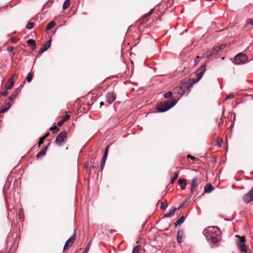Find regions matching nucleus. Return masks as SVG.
Returning <instances> with one entry per match:
<instances>
[{
	"instance_id": "21",
	"label": "nucleus",
	"mask_w": 253,
	"mask_h": 253,
	"mask_svg": "<svg viewBox=\"0 0 253 253\" xmlns=\"http://www.w3.org/2000/svg\"><path fill=\"white\" fill-rule=\"evenodd\" d=\"M183 232L182 231H178L177 234V241L180 244L182 242V236Z\"/></svg>"
},
{
	"instance_id": "24",
	"label": "nucleus",
	"mask_w": 253,
	"mask_h": 253,
	"mask_svg": "<svg viewBox=\"0 0 253 253\" xmlns=\"http://www.w3.org/2000/svg\"><path fill=\"white\" fill-rule=\"evenodd\" d=\"M11 106V104H10V102L7 103L6 105L5 106V107L0 110V113H3L7 111L9 109Z\"/></svg>"
},
{
	"instance_id": "41",
	"label": "nucleus",
	"mask_w": 253,
	"mask_h": 253,
	"mask_svg": "<svg viewBox=\"0 0 253 253\" xmlns=\"http://www.w3.org/2000/svg\"><path fill=\"white\" fill-rule=\"evenodd\" d=\"M234 97V95L233 94H230L228 96H227L226 97V99H232Z\"/></svg>"
},
{
	"instance_id": "7",
	"label": "nucleus",
	"mask_w": 253,
	"mask_h": 253,
	"mask_svg": "<svg viewBox=\"0 0 253 253\" xmlns=\"http://www.w3.org/2000/svg\"><path fill=\"white\" fill-rule=\"evenodd\" d=\"M225 44H221L220 45L214 46L211 51L212 56H215L223 50L225 47Z\"/></svg>"
},
{
	"instance_id": "9",
	"label": "nucleus",
	"mask_w": 253,
	"mask_h": 253,
	"mask_svg": "<svg viewBox=\"0 0 253 253\" xmlns=\"http://www.w3.org/2000/svg\"><path fill=\"white\" fill-rule=\"evenodd\" d=\"M253 187L252 188V189L249 191L248 193H247L246 194H245L243 198V201L245 203H249L253 200Z\"/></svg>"
},
{
	"instance_id": "12",
	"label": "nucleus",
	"mask_w": 253,
	"mask_h": 253,
	"mask_svg": "<svg viewBox=\"0 0 253 253\" xmlns=\"http://www.w3.org/2000/svg\"><path fill=\"white\" fill-rule=\"evenodd\" d=\"M197 177H195L194 178H193L191 183L190 191L191 194H192L195 192V188L196 186H197Z\"/></svg>"
},
{
	"instance_id": "61",
	"label": "nucleus",
	"mask_w": 253,
	"mask_h": 253,
	"mask_svg": "<svg viewBox=\"0 0 253 253\" xmlns=\"http://www.w3.org/2000/svg\"><path fill=\"white\" fill-rule=\"evenodd\" d=\"M85 166L86 168H87V165H86V164L85 165Z\"/></svg>"
},
{
	"instance_id": "28",
	"label": "nucleus",
	"mask_w": 253,
	"mask_h": 253,
	"mask_svg": "<svg viewBox=\"0 0 253 253\" xmlns=\"http://www.w3.org/2000/svg\"><path fill=\"white\" fill-rule=\"evenodd\" d=\"M173 93V91L172 92L171 91H168L166 93L164 94V96L165 98H170L172 96Z\"/></svg>"
},
{
	"instance_id": "58",
	"label": "nucleus",
	"mask_w": 253,
	"mask_h": 253,
	"mask_svg": "<svg viewBox=\"0 0 253 253\" xmlns=\"http://www.w3.org/2000/svg\"><path fill=\"white\" fill-rule=\"evenodd\" d=\"M187 31H188V30H187V29H185V30H184V32H187Z\"/></svg>"
},
{
	"instance_id": "29",
	"label": "nucleus",
	"mask_w": 253,
	"mask_h": 253,
	"mask_svg": "<svg viewBox=\"0 0 253 253\" xmlns=\"http://www.w3.org/2000/svg\"><path fill=\"white\" fill-rule=\"evenodd\" d=\"M48 135V133H47L44 137H42L40 139V140L38 142V145L40 146L41 144H42L43 143V140L44 139L47 137Z\"/></svg>"
},
{
	"instance_id": "63",
	"label": "nucleus",
	"mask_w": 253,
	"mask_h": 253,
	"mask_svg": "<svg viewBox=\"0 0 253 253\" xmlns=\"http://www.w3.org/2000/svg\"><path fill=\"white\" fill-rule=\"evenodd\" d=\"M252 201H253V200H252Z\"/></svg>"
},
{
	"instance_id": "17",
	"label": "nucleus",
	"mask_w": 253,
	"mask_h": 253,
	"mask_svg": "<svg viewBox=\"0 0 253 253\" xmlns=\"http://www.w3.org/2000/svg\"><path fill=\"white\" fill-rule=\"evenodd\" d=\"M47 146L42 148L37 154L36 157L37 158H39L41 156H44L46 154V151L47 148Z\"/></svg>"
},
{
	"instance_id": "34",
	"label": "nucleus",
	"mask_w": 253,
	"mask_h": 253,
	"mask_svg": "<svg viewBox=\"0 0 253 253\" xmlns=\"http://www.w3.org/2000/svg\"><path fill=\"white\" fill-rule=\"evenodd\" d=\"M70 5V3L68 2L67 1H64L63 4V6H62V8L63 9L65 10L66 9H67Z\"/></svg>"
},
{
	"instance_id": "6",
	"label": "nucleus",
	"mask_w": 253,
	"mask_h": 253,
	"mask_svg": "<svg viewBox=\"0 0 253 253\" xmlns=\"http://www.w3.org/2000/svg\"><path fill=\"white\" fill-rule=\"evenodd\" d=\"M66 138V132L65 131H61L56 138L55 142L56 144L58 146H62L63 143H65V139Z\"/></svg>"
},
{
	"instance_id": "56",
	"label": "nucleus",
	"mask_w": 253,
	"mask_h": 253,
	"mask_svg": "<svg viewBox=\"0 0 253 253\" xmlns=\"http://www.w3.org/2000/svg\"><path fill=\"white\" fill-rule=\"evenodd\" d=\"M71 0H65V1H67L68 2L70 3Z\"/></svg>"
},
{
	"instance_id": "36",
	"label": "nucleus",
	"mask_w": 253,
	"mask_h": 253,
	"mask_svg": "<svg viewBox=\"0 0 253 253\" xmlns=\"http://www.w3.org/2000/svg\"><path fill=\"white\" fill-rule=\"evenodd\" d=\"M59 128L57 127V126H54L53 127H51L50 128V130L51 131H52V132L53 133H55L57 131H58L59 130Z\"/></svg>"
},
{
	"instance_id": "55",
	"label": "nucleus",
	"mask_w": 253,
	"mask_h": 253,
	"mask_svg": "<svg viewBox=\"0 0 253 253\" xmlns=\"http://www.w3.org/2000/svg\"><path fill=\"white\" fill-rule=\"evenodd\" d=\"M150 15H151V13H150L149 12L146 14V16H150Z\"/></svg>"
},
{
	"instance_id": "38",
	"label": "nucleus",
	"mask_w": 253,
	"mask_h": 253,
	"mask_svg": "<svg viewBox=\"0 0 253 253\" xmlns=\"http://www.w3.org/2000/svg\"><path fill=\"white\" fill-rule=\"evenodd\" d=\"M7 90H6V89H5V90H4V91H2V92H0V94L1 95H2V96H7V94H8Z\"/></svg>"
},
{
	"instance_id": "42",
	"label": "nucleus",
	"mask_w": 253,
	"mask_h": 253,
	"mask_svg": "<svg viewBox=\"0 0 253 253\" xmlns=\"http://www.w3.org/2000/svg\"><path fill=\"white\" fill-rule=\"evenodd\" d=\"M105 161H103L102 160L101 161V166H100V168H101V170H102L103 169V167L104 166V165H105Z\"/></svg>"
},
{
	"instance_id": "35",
	"label": "nucleus",
	"mask_w": 253,
	"mask_h": 253,
	"mask_svg": "<svg viewBox=\"0 0 253 253\" xmlns=\"http://www.w3.org/2000/svg\"><path fill=\"white\" fill-rule=\"evenodd\" d=\"M16 97L17 96L14 93H13L9 96V100L13 102L14 100L16 99Z\"/></svg>"
},
{
	"instance_id": "47",
	"label": "nucleus",
	"mask_w": 253,
	"mask_h": 253,
	"mask_svg": "<svg viewBox=\"0 0 253 253\" xmlns=\"http://www.w3.org/2000/svg\"><path fill=\"white\" fill-rule=\"evenodd\" d=\"M89 248L88 247H86L82 253H87L88 252Z\"/></svg>"
},
{
	"instance_id": "19",
	"label": "nucleus",
	"mask_w": 253,
	"mask_h": 253,
	"mask_svg": "<svg viewBox=\"0 0 253 253\" xmlns=\"http://www.w3.org/2000/svg\"><path fill=\"white\" fill-rule=\"evenodd\" d=\"M27 43L28 45H29L31 46H33V47L32 48V50H34L36 48V44L35 41L34 40H33V39L28 40L27 41Z\"/></svg>"
},
{
	"instance_id": "8",
	"label": "nucleus",
	"mask_w": 253,
	"mask_h": 253,
	"mask_svg": "<svg viewBox=\"0 0 253 253\" xmlns=\"http://www.w3.org/2000/svg\"><path fill=\"white\" fill-rule=\"evenodd\" d=\"M237 237L239 238V241L237 242V245L241 252L246 253V246L244 243V240L240 237L239 236H236Z\"/></svg>"
},
{
	"instance_id": "22",
	"label": "nucleus",
	"mask_w": 253,
	"mask_h": 253,
	"mask_svg": "<svg viewBox=\"0 0 253 253\" xmlns=\"http://www.w3.org/2000/svg\"><path fill=\"white\" fill-rule=\"evenodd\" d=\"M211 56H212V53H211V51L208 50L202 56H201L200 58L201 59H205V58H209Z\"/></svg>"
},
{
	"instance_id": "25",
	"label": "nucleus",
	"mask_w": 253,
	"mask_h": 253,
	"mask_svg": "<svg viewBox=\"0 0 253 253\" xmlns=\"http://www.w3.org/2000/svg\"><path fill=\"white\" fill-rule=\"evenodd\" d=\"M141 247L140 245H137L135 246L132 250V253H139Z\"/></svg>"
},
{
	"instance_id": "26",
	"label": "nucleus",
	"mask_w": 253,
	"mask_h": 253,
	"mask_svg": "<svg viewBox=\"0 0 253 253\" xmlns=\"http://www.w3.org/2000/svg\"><path fill=\"white\" fill-rule=\"evenodd\" d=\"M179 173L178 172H175L173 174V176L172 178H171L170 180V183L172 184L174 182V181L177 179V178L178 177Z\"/></svg>"
},
{
	"instance_id": "18",
	"label": "nucleus",
	"mask_w": 253,
	"mask_h": 253,
	"mask_svg": "<svg viewBox=\"0 0 253 253\" xmlns=\"http://www.w3.org/2000/svg\"><path fill=\"white\" fill-rule=\"evenodd\" d=\"M177 211V209L176 208H173L171 210H170L169 212L166 213L163 218H167L173 215L175 212Z\"/></svg>"
},
{
	"instance_id": "31",
	"label": "nucleus",
	"mask_w": 253,
	"mask_h": 253,
	"mask_svg": "<svg viewBox=\"0 0 253 253\" xmlns=\"http://www.w3.org/2000/svg\"><path fill=\"white\" fill-rule=\"evenodd\" d=\"M211 229V227H209L208 229H205L204 230L203 233V234L207 237V235L209 233V232H211L210 230Z\"/></svg>"
},
{
	"instance_id": "33",
	"label": "nucleus",
	"mask_w": 253,
	"mask_h": 253,
	"mask_svg": "<svg viewBox=\"0 0 253 253\" xmlns=\"http://www.w3.org/2000/svg\"><path fill=\"white\" fill-rule=\"evenodd\" d=\"M34 24L33 22H28L27 25V28L29 30H31L34 28Z\"/></svg>"
},
{
	"instance_id": "32",
	"label": "nucleus",
	"mask_w": 253,
	"mask_h": 253,
	"mask_svg": "<svg viewBox=\"0 0 253 253\" xmlns=\"http://www.w3.org/2000/svg\"><path fill=\"white\" fill-rule=\"evenodd\" d=\"M168 206V204L167 203H165L164 202H162L160 208L162 210H166Z\"/></svg>"
},
{
	"instance_id": "30",
	"label": "nucleus",
	"mask_w": 253,
	"mask_h": 253,
	"mask_svg": "<svg viewBox=\"0 0 253 253\" xmlns=\"http://www.w3.org/2000/svg\"><path fill=\"white\" fill-rule=\"evenodd\" d=\"M33 79L32 74L31 73L28 74L26 77V80L28 83H30L32 81Z\"/></svg>"
},
{
	"instance_id": "4",
	"label": "nucleus",
	"mask_w": 253,
	"mask_h": 253,
	"mask_svg": "<svg viewBox=\"0 0 253 253\" xmlns=\"http://www.w3.org/2000/svg\"><path fill=\"white\" fill-rule=\"evenodd\" d=\"M206 70V65H204L202 66L196 72L197 78H190V79H189V81H192V83H194V84L197 83L203 77L204 73H205Z\"/></svg>"
},
{
	"instance_id": "53",
	"label": "nucleus",
	"mask_w": 253,
	"mask_h": 253,
	"mask_svg": "<svg viewBox=\"0 0 253 253\" xmlns=\"http://www.w3.org/2000/svg\"><path fill=\"white\" fill-rule=\"evenodd\" d=\"M94 161H95V159H91V163H94Z\"/></svg>"
},
{
	"instance_id": "48",
	"label": "nucleus",
	"mask_w": 253,
	"mask_h": 253,
	"mask_svg": "<svg viewBox=\"0 0 253 253\" xmlns=\"http://www.w3.org/2000/svg\"><path fill=\"white\" fill-rule=\"evenodd\" d=\"M6 9V6H2L0 7V11H2L3 10H5Z\"/></svg>"
},
{
	"instance_id": "2",
	"label": "nucleus",
	"mask_w": 253,
	"mask_h": 253,
	"mask_svg": "<svg viewBox=\"0 0 253 253\" xmlns=\"http://www.w3.org/2000/svg\"><path fill=\"white\" fill-rule=\"evenodd\" d=\"M192 81H189V79L183 82L179 86H176L173 88L174 94H177L180 96L183 95L194 84Z\"/></svg>"
},
{
	"instance_id": "1",
	"label": "nucleus",
	"mask_w": 253,
	"mask_h": 253,
	"mask_svg": "<svg viewBox=\"0 0 253 253\" xmlns=\"http://www.w3.org/2000/svg\"><path fill=\"white\" fill-rule=\"evenodd\" d=\"M211 232L207 235V240L212 243L211 245L212 248L217 246V244L221 240V231L217 226L211 227L210 230Z\"/></svg>"
},
{
	"instance_id": "39",
	"label": "nucleus",
	"mask_w": 253,
	"mask_h": 253,
	"mask_svg": "<svg viewBox=\"0 0 253 253\" xmlns=\"http://www.w3.org/2000/svg\"><path fill=\"white\" fill-rule=\"evenodd\" d=\"M70 115H66V116H65L64 117V118L63 119L62 121H64V122L65 123L70 118Z\"/></svg>"
},
{
	"instance_id": "23",
	"label": "nucleus",
	"mask_w": 253,
	"mask_h": 253,
	"mask_svg": "<svg viewBox=\"0 0 253 253\" xmlns=\"http://www.w3.org/2000/svg\"><path fill=\"white\" fill-rule=\"evenodd\" d=\"M55 25V22L54 21H52L49 22L46 26V30L49 31L54 27Z\"/></svg>"
},
{
	"instance_id": "54",
	"label": "nucleus",
	"mask_w": 253,
	"mask_h": 253,
	"mask_svg": "<svg viewBox=\"0 0 253 253\" xmlns=\"http://www.w3.org/2000/svg\"><path fill=\"white\" fill-rule=\"evenodd\" d=\"M150 15H151V13H150L149 12L146 14V16H150Z\"/></svg>"
},
{
	"instance_id": "50",
	"label": "nucleus",
	"mask_w": 253,
	"mask_h": 253,
	"mask_svg": "<svg viewBox=\"0 0 253 253\" xmlns=\"http://www.w3.org/2000/svg\"><path fill=\"white\" fill-rule=\"evenodd\" d=\"M188 158H190V159H192V160H194L195 159V158L193 157V156H192L191 155H188Z\"/></svg>"
},
{
	"instance_id": "57",
	"label": "nucleus",
	"mask_w": 253,
	"mask_h": 253,
	"mask_svg": "<svg viewBox=\"0 0 253 253\" xmlns=\"http://www.w3.org/2000/svg\"><path fill=\"white\" fill-rule=\"evenodd\" d=\"M250 174H253V171H251V172H250Z\"/></svg>"
},
{
	"instance_id": "59",
	"label": "nucleus",
	"mask_w": 253,
	"mask_h": 253,
	"mask_svg": "<svg viewBox=\"0 0 253 253\" xmlns=\"http://www.w3.org/2000/svg\"><path fill=\"white\" fill-rule=\"evenodd\" d=\"M183 33H184V32L180 33V35H182L183 34Z\"/></svg>"
},
{
	"instance_id": "44",
	"label": "nucleus",
	"mask_w": 253,
	"mask_h": 253,
	"mask_svg": "<svg viewBox=\"0 0 253 253\" xmlns=\"http://www.w3.org/2000/svg\"><path fill=\"white\" fill-rule=\"evenodd\" d=\"M107 155H108V154H106L104 153V154H103V157H102V160L103 161H106V159H107Z\"/></svg>"
},
{
	"instance_id": "14",
	"label": "nucleus",
	"mask_w": 253,
	"mask_h": 253,
	"mask_svg": "<svg viewBox=\"0 0 253 253\" xmlns=\"http://www.w3.org/2000/svg\"><path fill=\"white\" fill-rule=\"evenodd\" d=\"M14 75L8 80L7 83L5 85V89L6 90L10 89L14 85Z\"/></svg>"
},
{
	"instance_id": "40",
	"label": "nucleus",
	"mask_w": 253,
	"mask_h": 253,
	"mask_svg": "<svg viewBox=\"0 0 253 253\" xmlns=\"http://www.w3.org/2000/svg\"><path fill=\"white\" fill-rule=\"evenodd\" d=\"M185 204V202H184L182 203H181V204L179 206L178 208H176V209H177V210H180V209H182V208L184 206Z\"/></svg>"
},
{
	"instance_id": "52",
	"label": "nucleus",
	"mask_w": 253,
	"mask_h": 253,
	"mask_svg": "<svg viewBox=\"0 0 253 253\" xmlns=\"http://www.w3.org/2000/svg\"><path fill=\"white\" fill-rule=\"evenodd\" d=\"M154 10V9H151V10L149 11V12H150V13H151V14H152L153 13Z\"/></svg>"
},
{
	"instance_id": "15",
	"label": "nucleus",
	"mask_w": 253,
	"mask_h": 253,
	"mask_svg": "<svg viewBox=\"0 0 253 253\" xmlns=\"http://www.w3.org/2000/svg\"><path fill=\"white\" fill-rule=\"evenodd\" d=\"M214 189V187L211 184H207L204 188V192L206 193H209Z\"/></svg>"
},
{
	"instance_id": "49",
	"label": "nucleus",
	"mask_w": 253,
	"mask_h": 253,
	"mask_svg": "<svg viewBox=\"0 0 253 253\" xmlns=\"http://www.w3.org/2000/svg\"><path fill=\"white\" fill-rule=\"evenodd\" d=\"M249 22L251 25H253V20L250 19Z\"/></svg>"
},
{
	"instance_id": "46",
	"label": "nucleus",
	"mask_w": 253,
	"mask_h": 253,
	"mask_svg": "<svg viewBox=\"0 0 253 253\" xmlns=\"http://www.w3.org/2000/svg\"><path fill=\"white\" fill-rule=\"evenodd\" d=\"M64 121H63L62 120L58 122L57 123V126H62V125L64 124Z\"/></svg>"
},
{
	"instance_id": "20",
	"label": "nucleus",
	"mask_w": 253,
	"mask_h": 253,
	"mask_svg": "<svg viewBox=\"0 0 253 253\" xmlns=\"http://www.w3.org/2000/svg\"><path fill=\"white\" fill-rule=\"evenodd\" d=\"M185 217L184 216H181L174 223V226L176 227L178 225H180L183 223L185 220Z\"/></svg>"
},
{
	"instance_id": "51",
	"label": "nucleus",
	"mask_w": 253,
	"mask_h": 253,
	"mask_svg": "<svg viewBox=\"0 0 253 253\" xmlns=\"http://www.w3.org/2000/svg\"><path fill=\"white\" fill-rule=\"evenodd\" d=\"M104 105V103L103 102H101L100 103V107H101L103 105Z\"/></svg>"
},
{
	"instance_id": "5",
	"label": "nucleus",
	"mask_w": 253,
	"mask_h": 253,
	"mask_svg": "<svg viewBox=\"0 0 253 253\" xmlns=\"http://www.w3.org/2000/svg\"><path fill=\"white\" fill-rule=\"evenodd\" d=\"M248 59L247 56L242 53H240L235 56L233 63L236 65H240L245 64Z\"/></svg>"
},
{
	"instance_id": "27",
	"label": "nucleus",
	"mask_w": 253,
	"mask_h": 253,
	"mask_svg": "<svg viewBox=\"0 0 253 253\" xmlns=\"http://www.w3.org/2000/svg\"><path fill=\"white\" fill-rule=\"evenodd\" d=\"M23 87V85H20L18 88H17L14 92L13 93L14 94H15L16 96L18 95V94L21 92V90L22 88Z\"/></svg>"
},
{
	"instance_id": "3",
	"label": "nucleus",
	"mask_w": 253,
	"mask_h": 253,
	"mask_svg": "<svg viewBox=\"0 0 253 253\" xmlns=\"http://www.w3.org/2000/svg\"><path fill=\"white\" fill-rule=\"evenodd\" d=\"M178 100L174 99L169 104V101H164L157 104V109L158 112L164 113L173 107L178 102Z\"/></svg>"
},
{
	"instance_id": "13",
	"label": "nucleus",
	"mask_w": 253,
	"mask_h": 253,
	"mask_svg": "<svg viewBox=\"0 0 253 253\" xmlns=\"http://www.w3.org/2000/svg\"><path fill=\"white\" fill-rule=\"evenodd\" d=\"M75 233L72 235L66 242L64 248L63 250H65L68 246L71 244L72 245L74 241L75 240Z\"/></svg>"
},
{
	"instance_id": "11",
	"label": "nucleus",
	"mask_w": 253,
	"mask_h": 253,
	"mask_svg": "<svg viewBox=\"0 0 253 253\" xmlns=\"http://www.w3.org/2000/svg\"><path fill=\"white\" fill-rule=\"evenodd\" d=\"M51 39L50 38L44 44L43 47H42L39 51V54H42L47 50L51 45Z\"/></svg>"
},
{
	"instance_id": "43",
	"label": "nucleus",
	"mask_w": 253,
	"mask_h": 253,
	"mask_svg": "<svg viewBox=\"0 0 253 253\" xmlns=\"http://www.w3.org/2000/svg\"><path fill=\"white\" fill-rule=\"evenodd\" d=\"M109 145H108L106 147V148H105V150H104V153L108 154V151H109Z\"/></svg>"
},
{
	"instance_id": "37",
	"label": "nucleus",
	"mask_w": 253,
	"mask_h": 253,
	"mask_svg": "<svg viewBox=\"0 0 253 253\" xmlns=\"http://www.w3.org/2000/svg\"><path fill=\"white\" fill-rule=\"evenodd\" d=\"M200 57H201V56H197L196 57V59L194 60L195 66L197 65L198 64V63L200 62V59H201V58Z\"/></svg>"
},
{
	"instance_id": "60",
	"label": "nucleus",
	"mask_w": 253,
	"mask_h": 253,
	"mask_svg": "<svg viewBox=\"0 0 253 253\" xmlns=\"http://www.w3.org/2000/svg\"><path fill=\"white\" fill-rule=\"evenodd\" d=\"M221 59L222 60H224V57H222Z\"/></svg>"
},
{
	"instance_id": "10",
	"label": "nucleus",
	"mask_w": 253,
	"mask_h": 253,
	"mask_svg": "<svg viewBox=\"0 0 253 253\" xmlns=\"http://www.w3.org/2000/svg\"><path fill=\"white\" fill-rule=\"evenodd\" d=\"M106 98L109 104H112L115 100L116 96L114 92H109L106 94Z\"/></svg>"
},
{
	"instance_id": "16",
	"label": "nucleus",
	"mask_w": 253,
	"mask_h": 253,
	"mask_svg": "<svg viewBox=\"0 0 253 253\" xmlns=\"http://www.w3.org/2000/svg\"><path fill=\"white\" fill-rule=\"evenodd\" d=\"M178 183L180 184V186L181 189H185L187 185L186 180L184 178L183 179H179Z\"/></svg>"
},
{
	"instance_id": "62",
	"label": "nucleus",
	"mask_w": 253,
	"mask_h": 253,
	"mask_svg": "<svg viewBox=\"0 0 253 253\" xmlns=\"http://www.w3.org/2000/svg\"><path fill=\"white\" fill-rule=\"evenodd\" d=\"M85 166L86 168H87V165H86V164L85 165Z\"/></svg>"
},
{
	"instance_id": "45",
	"label": "nucleus",
	"mask_w": 253,
	"mask_h": 253,
	"mask_svg": "<svg viewBox=\"0 0 253 253\" xmlns=\"http://www.w3.org/2000/svg\"><path fill=\"white\" fill-rule=\"evenodd\" d=\"M13 47L12 46H8L7 48V50L9 52H11L13 50Z\"/></svg>"
}]
</instances>
